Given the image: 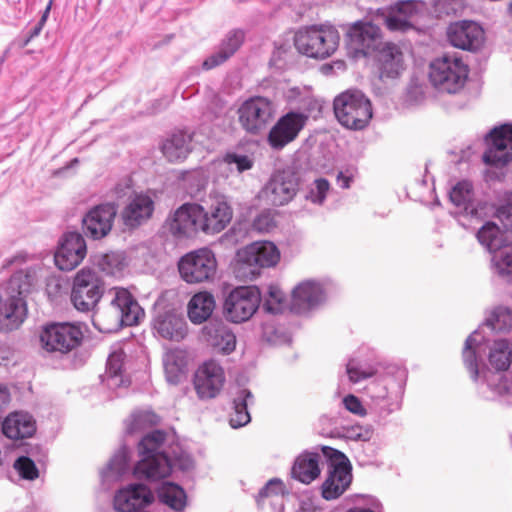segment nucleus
I'll return each instance as SVG.
<instances>
[{
	"instance_id": "f03ea898",
	"label": "nucleus",
	"mask_w": 512,
	"mask_h": 512,
	"mask_svg": "<svg viewBox=\"0 0 512 512\" xmlns=\"http://www.w3.org/2000/svg\"><path fill=\"white\" fill-rule=\"evenodd\" d=\"M37 282L35 268H27L15 272L0 294V332L17 329L26 317L24 297Z\"/></svg>"
},
{
	"instance_id": "f8f14e48",
	"label": "nucleus",
	"mask_w": 512,
	"mask_h": 512,
	"mask_svg": "<svg viewBox=\"0 0 512 512\" xmlns=\"http://www.w3.org/2000/svg\"><path fill=\"white\" fill-rule=\"evenodd\" d=\"M261 300V293L256 286L236 287L225 296L223 316L231 323H244L256 313Z\"/></svg>"
},
{
	"instance_id": "393cba45",
	"label": "nucleus",
	"mask_w": 512,
	"mask_h": 512,
	"mask_svg": "<svg viewBox=\"0 0 512 512\" xmlns=\"http://www.w3.org/2000/svg\"><path fill=\"white\" fill-rule=\"evenodd\" d=\"M224 382V370L214 360L206 361L195 372L194 387L200 399L216 397Z\"/></svg>"
},
{
	"instance_id": "c85d7f7f",
	"label": "nucleus",
	"mask_w": 512,
	"mask_h": 512,
	"mask_svg": "<svg viewBox=\"0 0 512 512\" xmlns=\"http://www.w3.org/2000/svg\"><path fill=\"white\" fill-rule=\"evenodd\" d=\"M154 208V200L149 194L135 193L121 212L122 221L126 227L136 228L152 217Z\"/></svg>"
},
{
	"instance_id": "09e8293b",
	"label": "nucleus",
	"mask_w": 512,
	"mask_h": 512,
	"mask_svg": "<svg viewBox=\"0 0 512 512\" xmlns=\"http://www.w3.org/2000/svg\"><path fill=\"white\" fill-rule=\"evenodd\" d=\"M124 257L121 253L110 252L104 254L99 260L100 269L109 275H115L122 271L125 266Z\"/></svg>"
},
{
	"instance_id": "7ed1b4c3",
	"label": "nucleus",
	"mask_w": 512,
	"mask_h": 512,
	"mask_svg": "<svg viewBox=\"0 0 512 512\" xmlns=\"http://www.w3.org/2000/svg\"><path fill=\"white\" fill-rule=\"evenodd\" d=\"M109 295V305L94 315L93 324L99 331H118L123 326L137 325L144 317V310L127 289L116 287Z\"/></svg>"
},
{
	"instance_id": "72a5a7b5",
	"label": "nucleus",
	"mask_w": 512,
	"mask_h": 512,
	"mask_svg": "<svg viewBox=\"0 0 512 512\" xmlns=\"http://www.w3.org/2000/svg\"><path fill=\"white\" fill-rule=\"evenodd\" d=\"M377 65L380 78H397L404 70L402 51L395 44H385L379 51Z\"/></svg>"
},
{
	"instance_id": "423d86ee",
	"label": "nucleus",
	"mask_w": 512,
	"mask_h": 512,
	"mask_svg": "<svg viewBox=\"0 0 512 512\" xmlns=\"http://www.w3.org/2000/svg\"><path fill=\"white\" fill-rule=\"evenodd\" d=\"M468 75V65L456 54H444L432 60L429 65V82L439 93H459Z\"/></svg>"
},
{
	"instance_id": "49530a36",
	"label": "nucleus",
	"mask_w": 512,
	"mask_h": 512,
	"mask_svg": "<svg viewBox=\"0 0 512 512\" xmlns=\"http://www.w3.org/2000/svg\"><path fill=\"white\" fill-rule=\"evenodd\" d=\"M378 372L374 367L364 363L359 357L351 358L346 364V374L349 381L358 383Z\"/></svg>"
},
{
	"instance_id": "4d7b16f0",
	"label": "nucleus",
	"mask_w": 512,
	"mask_h": 512,
	"mask_svg": "<svg viewBox=\"0 0 512 512\" xmlns=\"http://www.w3.org/2000/svg\"><path fill=\"white\" fill-rule=\"evenodd\" d=\"M255 230L265 233L270 232L276 227V221L273 213L270 210L261 212L253 221Z\"/></svg>"
},
{
	"instance_id": "20e7f679",
	"label": "nucleus",
	"mask_w": 512,
	"mask_h": 512,
	"mask_svg": "<svg viewBox=\"0 0 512 512\" xmlns=\"http://www.w3.org/2000/svg\"><path fill=\"white\" fill-rule=\"evenodd\" d=\"M166 433L154 430L146 434L138 445L140 460L134 467L136 477L156 481L170 475L172 459L166 450Z\"/></svg>"
},
{
	"instance_id": "58836bf2",
	"label": "nucleus",
	"mask_w": 512,
	"mask_h": 512,
	"mask_svg": "<svg viewBox=\"0 0 512 512\" xmlns=\"http://www.w3.org/2000/svg\"><path fill=\"white\" fill-rule=\"evenodd\" d=\"M215 300L209 292L195 294L188 303V317L194 324H202L212 315Z\"/></svg>"
},
{
	"instance_id": "6e6d98bb",
	"label": "nucleus",
	"mask_w": 512,
	"mask_h": 512,
	"mask_svg": "<svg viewBox=\"0 0 512 512\" xmlns=\"http://www.w3.org/2000/svg\"><path fill=\"white\" fill-rule=\"evenodd\" d=\"M14 468L22 478L27 480H34L39 475L34 461L26 456L19 457L14 463Z\"/></svg>"
},
{
	"instance_id": "6e6552de",
	"label": "nucleus",
	"mask_w": 512,
	"mask_h": 512,
	"mask_svg": "<svg viewBox=\"0 0 512 512\" xmlns=\"http://www.w3.org/2000/svg\"><path fill=\"white\" fill-rule=\"evenodd\" d=\"M340 35L332 26L313 25L296 32L295 47L299 53L315 59L330 57L338 48Z\"/></svg>"
},
{
	"instance_id": "6ab92c4d",
	"label": "nucleus",
	"mask_w": 512,
	"mask_h": 512,
	"mask_svg": "<svg viewBox=\"0 0 512 512\" xmlns=\"http://www.w3.org/2000/svg\"><path fill=\"white\" fill-rule=\"evenodd\" d=\"M347 48L354 58L365 57L380 46V28L371 22H357L347 33Z\"/></svg>"
},
{
	"instance_id": "412c9836",
	"label": "nucleus",
	"mask_w": 512,
	"mask_h": 512,
	"mask_svg": "<svg viewBox=\"0 0 512 512\" xmlns=\"http://www.w3.org/2000/svg\"><path fill=\"white\" fill-rule=\"evenodd\" d=\"M424 11V2L415 0L401 1L390 8L384 18V22L390 31L405 32L415 27Z\"/></svg>"
},
{
	"instance_id": "ddd939ff",
	"label": "nucleus",
	"mask_w": 512,
	"mask_h": 512,
	"mask_svg": "<svg viewBox=\"0 0 512 512\" xmlns=\"http://www.w3.org/2000/svg\"><path fill=\"white\" fill-rule=\"evenodd\" d=\"M322 451L331 460L328 475L322 484V496L326 500H333L341 496L350 486L351 465L348 458L336 449L324 446Z\"/></svg>"
},
{
	"instance_id": "4c0bfd02",
	"label": "nucleus",
	"mask_w": 512,
	"mask_h": 512,
	"mask_svg": "<svg viewBox=\"0 0 512 512\" xmlns=\"http://www.w3.org/2000/svg\"><path fill=\"white\" fill-rule=\"evenodd\" d=\"M191 140L190 134L176 132L163 142L162 153L170 162L183 160L191 151Z\"/></svg>"
},
{
	"instance_id": "4468645a",
	"label": "nucleus",
	"mask_w": 512,
	"mask_h": 512,
	"mask_svg": "<svg viewBox=\"0 0 512 512\" xmlns=\"http://www.w3.org/2000/svg\"><path fill=\"white\" fill-rule=\"evenodd\" d=\"M181 278L190 284L211 281L217 270V261L209 248L191 251L181 257L178 263Z\"/></svg>"
},
{
	"instance_id": "bf43d9fd",
	"label": "nucleus",
	"mask_w": 512,
	"mask_h": 512,
	"mask_svg": "<svg viewBox=\"0 0 512 512\" xmlns=\"http://www.w3.org/2000/svg\"><path fill=\"white\" fill-rule=\"evenodd\" d=\"M342 403L346 410L357 416L363 417L367 414V410L363 406L360 399L353 394L345 396L342 400Z\"/></svg>"
},
{
	"instance_id": "de8ad7c7",
	"label": "nucleus",
	"mask_w": 512,
	"mask_h": 512,
	"mask_svg": "<svg viewBox=\"0 0 512 512\" xmlns=\"http://www.w3.org/2000/svg\"><path fill=\"white\" fill-rule=\"evenodd\" d=\"M492 267L500 276L512 275V247L505 246L492 254Z\"/></svg>"
},
{
	"instance_id": "c03bdc74",
	"label": "nucleus",
	"mask_w": 512,
	"mask_h": 512,
	"mask_svg": "<svg viewBox=\"0 0 512 512\" xmlns=\"http://www.w3.org/2000/svg\"><path fill=\"white\" fill-rule=\"evenodd\" d=\"M128 471V451L126 447L120 448L110 459L107 466L101 471L104 483L118 480Z\"/></svg>"
},
{
	"instance_id": "4be33fe9",
	"label": "nucleus",
	"mask_w": 512,
	"mask_h": 512,
	"mask_svg": "<svg viewBox=\"0 0 512 512\" xmlns=\"http://www.w3.org/2000/svg\"><path fill=\"white\" fill-rule=\"evenodd\" d=\"M299 188V178L292 170L275 172L264 188L268 200L275 206L289 203Z\"/></svg>"
},
{
	"instance_id": "ea45409f",
	"label": "nucleus",
	"mask_w": 512,
	"mask_h": 512,
	"mask_svg": "<svg viewBox=\"0 0 512 512\" xmlns=\"http://www.w3.org/2000/svg\"><path fill=\"white\" fill-rule=\"evenodd\" d=\"M254 403V396L248 389H241L233 400L229 423L234 429L241 428L251 421L248 406Z\"/></svg>"
},
{
	"instance_id": "aec40b11",
	"label": "nucleus",
	"mask_w": 512,
	"mask_h": 512,
	"mask_svg": "<svg viewBox=\"0 0 512 512\" xmlns=\"http://www.w3.org/2000/svg\"><path fill=\"white\" fill-rule=\"evenodd\" d=\"M200 204L185 203L167 219L169 232L177 238H190L202 232Z\"/></svg>"
},
{
	"instance_id": "5fc2aeb1",
	"label": "nucleus",
	"mask_w": 512,
	"mask_h": 512,
	"mask_svg": "<svg viewBox=\"0 0 512 512\" xmlns=\"http://www.w3.org/2000/svg\"><path fill=\"white\" fill-rule=\"evenodd\" d=\"M224 162L230 167H235L239 173L250 170L254 165V160L252 157L234 152L227 153L224 156Z\"/></svg>"
},
{
	"instance_id": "0e129e2a",
	"label": "nucleus",
	"mask_w": 512,
	"mask_h": 512,
	"mask_svg": "<svg viewBox=\"0 0 512 512\" xmlns=\"http://www.w3.org/2000/svg\"><path fill=\"white\" fill-rule=\"evenodd\" d=\"M336 181L339 187L347 189L350 187L351 177L345 175L343 172H339Z\"/></svg>"
},
{
	"instance_id": "37998d69",
	"label": "nucleus",
	"mask_w": 512,
	"mask_h": 512,
	"mask_svg": "<svg viewBox=\"0 0 512 512\" xmlns=\"http://www.w3.org/2000/svg\"><path fill=\"white\" fill-rule=\"evenodd\" d=\"M160 501L175 511H181L186 506V493L182 487L171 482H163L157 489Z\"/></svg>"
},
{
	"instance_id": "5701e85b",
	"label": "nucleus",
	"mask_w": 512,
	"mask_h": 512,
	"mask_svg": "<svg viewBox=\"0 0 512 512\" xmlns=\"http://www.w3.org/2000/svg\"><path fill=\"white\" fill-rule=\"evenodd\" d=\"M86 253L83 236L77 232H67L54 255L55 265L62 271H71L83 261Z\"/></svg>"
},
{
	"instance_id": "603ef678",
	"label": "nucleus",
	"mask_w": 512,
	"mask_h": 512,
	"mask_svg": "<svg viewBox=\"0 0 512 512\" xmlns=\"http://www.w3.org/2000/svg\"><path fill=\"white\" fill-rule=\"evenodd\" d=\"M329 189L330 184L328 180L324 178H318L311 185L306 195V199L310 200L314 204L321 205L325 201Z\"/></svg>"
},
{
	"instance_id": "b1692460",
	"label": "nucleus",
	"mask_w": 512,
	"mask_h": 512,
	"mask_svg": "<svg viewBox=\"0 0 512 512\" xmlns=\"http://www.w3.org/2000/svg\"><path fill=\"white\" fill-rule=\"evenodd\" d=\"M116 213V206L112 203L91 208L82 219L84 234L94 240L106 237L112 229Z\"/></svg>"
},
{
	"instance_id": "8fccbe9b",
	"label": "nucleus",
	"mask_w": 512,
	"mask_h": 512,
	"mask_svg": "<svg viewBox=\"0 0 512 512\" xmlns=\"http://www.w3.org/2000/svg\"><path fill=\"white\" fill-rule=\"evenodd\" d=\"M263 309L270 314L282 313L284 309V295L278 287H269L268 295L264 299Z\"/></svg>"
},
{
	"instance_id": "f257e3e1",
	"label": "nucleus",
	"mask_w": 512,
	"mask_h": 512,
	"mask_svg": "<svg viewBox=\"0 0 512 512\" xmlns=\"http://www.w3.org/2000/svg\"><path fill=\"white\" fill-rule=\"evenodd\" d=\"M462 358L482 398L512 405V381L503 374L512 363V342L507 339L490 342L479 327L467 337Z\"/></svg>"
},
{
	"instance_id": "e433bc0d",
	"label": "nucleus",
	"mask_w": 512,
	"mask_h": 512,
	"mask_svg": "<svg viewBox=\"0 0 512 512\" xmlns=\"http://www.w3.org/2000/svg\"><path fill=\"white\" fill-rule=\"evenodd\" d=\"M187 363V354L182 349H171L164 354L163 366L169 384L176 385L186 377Z\"/></svg>"
},
{
	"instance_id": "680f3d73",
	"label": "nucleus",
	"mask_w": 512,
	"mask_h": 512,
	"mask_svg": "<svg viewBox=\"0 0 512 512\" xmlns=\"http://www.w3.org/2000/svg\"><path fill=\"white\" fill-rule=\"evenodd\" d=\"M500 217H506L512 221V192L506 193L504 197V204L498 209Z\"/></svg>"
},
{
	"instance_id": "864d4df0",
	"label": "nucleus",
	"mask_w": 512,
	"mask_h": 512,
	"mask_svg": "<svg viewBox=\"0 0 512 512\" xmlns=\"http://www.w3.org/2000/svg\"><path fill=\"white\" fill-rule=\"evenodd\" d=\"M284 488V484L279 478H272L259 490L255 500L260 505L269 497L282 495Z\"/></svg>"
},
{
	"instance_id": "f3484780",
	"label": "nucleus",
	"mask_w": 512,
	"mask_h": 512,
	"mask_svg": "<svg viewBox=\"0 0 512 512\" xmlns=\"http://www.w3.org/2000/svg\"><path fill=\"white\" fill-rule=\"evenodd\" d=\"M488 149L483 154V162L495 167H503L512 162V124L495 127L487 135Z\"/></svg>"
},
{
	"instance_id": "2eb2a0df",
	"label": "nucleus",
	"mask_w": 512,
	"mask_h": 512,
	"mask_svg": "<svg viewBox=\"0 0 512 512\" xmlns=\"http://www.w3.org/2000/svg\"><path fill=\"white\" fill-rule=\"evenodd\" d=\"M83 339L81 328L73 323H51L43 327L40 343L47 352L68 353L77 348Z\"/></svg>"
},
{
	"instance_id": "79ce46f5",
	"label": "nucleus",
	"mask_w": 512,
	"mask_h": 512,
	"mask_svg": "<svg viewBox=\"0 0 512 512\" xmlns=\"http://www.w3.org/2000/svg\"><path fill=\"white\" fill-rule=\"evenodd\" d=\"M210 345L222 354H230L236 347V336L229 327L219 324L208 329Z\"/></svg>"
},
{
	"instance_id": "cd10ccee",
	"label": "nucleus",
	"mask_w": 512,
	"mask_h": 512,
	"mask_svg": "<svg viewBox=\"0 0 512 512\" xmlns=\"http://www.w3.org/2000/svg\"><path fill=\"white\" fill-rule=\"evenodd\" d=\"M152 325L154 331L167 340L179 342L187 335L186 320L174 309L157 311Z\"/></svg>"
},
{
	"instance_id": "3c124183",
	"label": "nucleus",
	"mask_w": 512,
	"mask_h": 512,
	"mask_svg": "<svg viewBox=\"0 0 512 512\" xmlns=\"http://www.w3.org/2000/svg\"><path fill=\"white\" fill-rule=\"evenodd\" d=\"M158 417L151 411H140L132 414V420L127 428L129 433H134L137 430L143 429L146 426L157 424Z\"/></svg>"
},
{
	"instance_id": "f704fd0d",
	"label": "nucleus",
	"mask_w": 512,
	"mask_h": 512,
	"mask_svg": "<svg viewBox=\"0 0 512 512\" xmlns=\"http://www.w3.org/2000/svg\"><path fill=\"white\" fill-rule=\"evenodd\" d=\"M35 431V420L27 412H13L2 423L3 434L13 440L29 438Z\"/></svg>"
},
{
	"instance_id": "c9c22d12",
	"label": "nucleus",
	"mask_w": 512,
	"mask_h": 512,
	"mask_svg": "<svg viewBox=\"0 0 512 512\" xmlns=\"http://www.w3.org/2000/svg\"><path fill=\"white\" fill-rule=\"evenodd\" d=\"M318 453L303 452L294 461L291 469L292 477L303 484H310L320 475Z\"/></svg>"
},
{
	"instance_id": "9b49d317",
	"label": "nucleus",
	"mask_w": 512,
	"mask_h": 512,
	"mask_svg": "<svg viewBox=\"0 0 512 512\" xmlns=\"http://www.w3.org/2000/svg\"><path fill=\"white\" fill-rule=\"evenodd\" d=\"M280 259L278 248L270 241H257L238 252L236 272L238 276L254 279L260 269L275 266Z\"/></svg>"
},
{
	"instance_id": "9d476101",
	"label": "nucleus",
	"mask_w": 512,
	"mask_h": 512,
	"mask_svg": "<svg viewBox=\"0 0 512 512\" xmlns=\"http://www.w3.org/2000/svg\"><path fill=\"white\" fill-rule=\"evenodd\" d=\"M105 292V283L97 270L84 267L73 280L71 302L80 312H94Z\"/></svg>"
},
{
	"instance_id": "052dcab7",
	"label": "nucleus",
	"mask_w": 512,
	"mask_h": 512,
	"mask_svg": "<svg viewBox=\"0 0 512 512\" xmlns=\"http://www.w3.org/2000/svg\"><path fill=\"white\" fill-rule=\"evenodd\" d=\"M49 10H50V6H48L44 12V14L42 15L41 19L38 21V23L29 31L28 33V37L27 39L25 40L24 42V45H27L32 39H34L35 37H37L40 32L42 31L43 29V26L45 25V22H46V19H47V15L49 13Z\"/></svg>"
},
{
	"instance_id": "a211bd4d",
	"label": "nucleus",
	"mask_w": 512,
	"mask_h": 512,
	"mask_svg": "<svg viewBox=\"0 0 512 512\" xmlns=\"http://www.w3.org/2000/svg\"><path fill=\"white\" fill-rule=\"evenodd\" d=\"M274 104L265 97H253L238 109L239 122L248 133L258 134L272 118Z\"/></svg>"
},
{
	"instance_id": "e2e57ef3",
	"label": "nucleus",
	"mask_w": 512,
	"mask_h": 512,
	"mask_svg": "<svg viewBox=\"0 0 512 512\" xmlns=\"http://www.w3.org/2000/svg\"><path fill=\"white\" fill-rule=\"evenodd\" d=\"M10 401V392L5 385H0V411L7 406Z\"/></svg>"
},
{
	"instance_id": "a18cd8bd",
	"label": "nucleus",
	"mask_w": 512,
	"mask_h": 512,
	"mask_svg": "<svg viewBox=\"0 0 512 512\" xmlns=\"http://www.w3.org/2000/svg\"><path fill=\"white\" fill-rule=\"evenodd\" d=\"M484 326L495 332H509L512 329V309L505 306L494 308L485 319Z\"/></svg>"
},
{
	"instance_id": "338daca9",
	"label": "nucleus",
	"mask_w": 512,
	"mask_h": 512,
	"mask_svg": "<svg viewBox=\"0 0 512 512\" xmlns=\"http://www.w3.org/2000/svg\"><path fill=\"white\" fill-rule=\"evenodd\" d=\"M337 69V70H344L345 69V62L342 61V60H337L335 62H333L332 65H325L323 67V70L325 73H327L328 70H332V69Z\"/></svg>"
},
{
	"instance_id": "1a4fd4ad",
	"label": "nucleus",
	"mask_w": 512,
	"mask_h": 512,
	"mask_svg": "<svg viewBox=\"0 0 512 512\" xmlns=\"http://www.w3.org/2000/svg\"><path fill=\"white\" fill-rule=\"evenodd\" d=\"M334 113L342 126L361 130L372 118V106L370 100L361 91L347 90L335 98Z\"/></svg>"
},
{
	"instance_id": "a878e982",
	"label": "nucleus",
	"mask_w": 512,
	"mask_h": 512,
	"mask_svg": "<svg viewBox=\"0 0 512 512\" xmlns=\"http://www.w3.org/2000/svg\"><path fill=\"white\" fill-rule=\"evenodd\" d=\"M154 500L152 491L144 484H128L116 491L113 507L116 512H138Z\"/></svg>"
},
{
	"instance_id": "c756f323",
	"label": "nucleus",
	"mask_w": 512,
	"mask_h": 512,
	"mask_svg": "<svg viewBox=\"0 0 512 512\" xmlns=\"http://www.w3.org/2000/svg\"><path fill=\"white\" fill-rule=\"evenodd\" d=\"M327 288L322 282L305 280L299 283L292 293V306L298 312L312 309L326 299Z\"/></svg>"
},
{
	"instance_id": "13d9d810",
	"label": "nucleus",
	"mask_w": 512,
	"mask_h": 512,
	"mask_svg": "<svg viewBox=\"0 0 512 512\" xmlns=\"http://www.w3.org/2000/svg\"><path fill=\"white\" fill-rule=\"evenodd\" d=\"M372 434L370 428L356 425L347 428L344 436L349 440L366 442L371 439Z\"/></svg>"
},
{
	"instance_id": "69168bd1",
	"label": "nucleus",
	"mask_w": 512,
	"mask_h": 512,
	"mask_svg": "<svg viewBox=\"0 0 512 512\" xmlns=\"http://www.w3.org/2000/svg\"><path fill=\"white\" fill-rule=\"evenodd\" d=\"M10 349L4 343L0 342V364L7 361L10 357Z\"/></svg>"
},
{
	"instance_id": "dca6fc26",
	"label": "nucleus",
	"mask_w": 512,
	"mask_h": 512,
	"mask_svg": "<svg viewBox=\"0 0 512 512\" xmlns=\"http://www.w3.org/2000/svg\"><path fill=\"white\" fill-rule=\"evenodd\" d=\"M200 215L202 232L214 235L227 227L232 219L233 210L226 196L216 194L210 195L205 205L200 204Z\"/></svg>"
},
{
	"instance_id": "473e14b6",
	"label": "nucleus",
	"mask_w": 512,
	"mask_h": 512,
	"mask_svg": "<svg viewBox=\"0 0 512 512\" xmlns=\"http://www.w3.org/2000/svg\"><path fill=\"white\" fill-rule=\"evenodd\" d=\"M124 360L125 353L121 349L113 350L106 363V370L100 376L101 382L107 386L108 389L117 391L121 388H126L130 384V380L124 375Z\"/></svg>"
},
{
	"instance_id": "2f4dec72",
	"label": "nucleus",
	"mask_w": 512,
	"mask_h": 512,
	"mask_svg": "<svg viewBox=\"0 0 512 512\" xmlns=\"http://www.w3.org/2000/svg\"><path fill=\"white\" fill-rule=\"evenodd\" d=\"M243 41L244 32L242 30L233 29L229 31L220 42L217 50L203 61V69L210 70L226 62L240 48Z\"/></svg>"
},
{
	"instance_id": "774afa93",
	"label": "nucleus",
	"mask_w": 512,
	"mask_h": 512,
	"mask_svg": "<svg viewBox=\"0 0 512 512\" xmlns=\"http://www.w3.org/2000/svg\"><path fill=\"white\" fill-rule=\"evenodd\" d=\"M346 512H374V511H372L371 509H367V508L354 507V508L347 510Z\"/></svg>"
},
{
	"instance_id": "bb28decb",
	"label": "nucleus",
	"mask_w": 512,
	"mask_h": 512,
	"mask_svg": "<svg viewBox=\"0 0 512 512\" xmlns=\"http://www.w3.org/2000/svg\"><path fill=\"white\" fill-rule=\"evenodd\" d=\"M447 37L452 46L468 51H477L484 43V30L474 22L463 20L450 24Z\"/></svg>"
},
{
	"instance_id": "0eeeda50",
	"label": "nucleus",
	"mask_w": 512,
	"mask_h": 512,
	"mask_svg": "<svg viewBox=\"0 0 512 512\" xmlns=\"http://www.w3.org/2000/svg\"><path fill=\"white\" fill-rule=\"evenodd\" d=\"M302 106L292 109L282 115L270 129L267 142L273 150H282L293 142L306 126L311 112L316 108L317 102L310 96L302 99Z\"/></svg>"
},
{
	"instance_id": "7c9ffc66",
	"label": "nucleus",
	"mask_w": 512,
	"mask_h": 512,
	"mask_svg": "<svg viewBox=\"0 0 512 512\" xmlns=\"http://www.w3.org/2000/svg\"><path fill=\"white\" fill-rule=\"evenodd\" d=\"M449 198L462 214L472 218L481 216L483 207L481 202L475 199L471 182L467 180L458 182L451 188Z\"/></svg>"
},
{
	"instance_id": "39448f33",
	"label": "nucleus",
	"mask_w": 512,
	"mask_h": 512,
	"mask_svg": "<svg viewBox=\"0 0 512 512\" xmlns=\"http://www.w3.org/2000/svg\"><path fill=\"white\" fill-rule=\"evenodd\" d=\"M405 372L396 366H389L385 375L378 376L365 388L371 400V409L386 417L400 409L404 389Z\"/></svg>"
},
{
	"instance_id": "a19ab883",
	"label": "nucleus",
	"mask_w": 512,
	"mask_h": 512,
	"mask_svg": "<svg viewBox=\"0 0 512 512\" xmlns=\"http://www.w3.org/2000/svg\"><path fill=\"white\" fill-rule=\"evenodd\" d=\"M479 243L491 254L502 249L506 245L505 233L494 222H486L477 232Z\"/></svg>"
}]
</instances>
